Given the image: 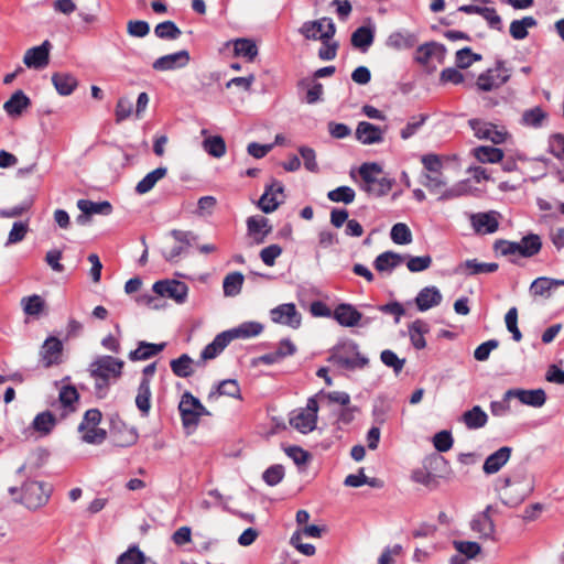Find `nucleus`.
<instances>
[{"label":"nucleus","mask_w":564,"mask_h":564,"mask_svg":"<svg viewBox=\"0 0 564 564\" xmlns=\"http://www.w3.org/2000/svg\"><path fill=\"white\" fill-rule=\"evenodd\" d=\"M124 362L111 356H101L90 365V375L95 379L96 390L106 391L111 378L121 376Z\"/></svg>","instance_id":"f257e3e1"},{"label":"nucleus","mask_w":564,"mask_h":564,"mask_svg":"<svg viewBox=\"0 0 564 564\" xmlns=\"http://www.w3.org/2000/svg\"><path fill=\"white\" fill-rule=\"evenodd\" d=\"M541 247V239L534 234L524 236L519 242L500 239L494 245L495 250L502 256H520L523 258L535 256L540 252Z\"/></svg>","instance_id":"f03ea898"},{"label":"nucleus","mask_w":564,"mask_h":564,"mask_svg":"<svg viewBox=\"0 0 564 564\" xmlns=\"http://www.w3.org/2000/svg\"><path fill=\"white\" fill-rule=\"evenodd\" d=\"M182 424L186 430H195L204 415H210L209 411L191 392L185 391L178 403Z\"/></svg>","instance_id":"7ed1b4c3"},{"label":"nucleus","mask_w":564,"mask_h":564,"mask_svg":"<svg viewBox=\"0 0 564 564\" xmlns=\"http://www.w3.org/2000/svg\"><path fill=\"white\" fill-rule=\"evenodd\" d=\"M318 402L316 397L307 400L306 406L292 412L290 425L296 431L307 434L315 430L317 423Z\"/></svg>","instance_id":"20e7f679"},{"label":"nucleus","mask_w":564,"mask_h":564,"mask_svg":"<svg viewBox=\"0 0 564 564\" xmlns=\"http://www.w3.org/2000/svg\"><path fill=\"white\" fill-rule=\"evenodd\" d=\"M510 76V70L506 67L505 62L497 61L495 67L478 76L476 87L480 91H492L505 85Z\"/></svg>","instance_id":"39448f33"},{"label":"nucleus","mask_w":564,"mask_h":564,"mask_svg":"<svg viewBox=\"0 0 564 564\" xmlns=\"http://www.w3.org/2000/svg\"><path fill=\"white\" fill-rule=\"evenodd\" d=\"M328 361L340 368L352 370L364 368L369 360L360 355L356 345H349L335 349Z\"/></svg>","instance_id":"423d86ee"},{"label":"nucleus","mask_w":564,"mask_h":564,"mask_svg":"<svg viewBox=\"0 0 564 564\" xmlns=\"http://www.w3.org/2000/svg\"><path fill=\"white\" fill-rule=\"evenodd\" d=\"M299 32L307 40L326 42L334 37L336 26L332 19L322 18L319 20L304 22Z\"/></svg>","instance_id":"0eeeda50"},{"label":"nucleus","mask_w":564,"mask_h":564,"mask_svg":"<svg viewBox=\"0 0 564 564\" xmlns=\"http://www.w3.org/2000/svg\"><path fill=\"white\" fill-rule=\"evenodd\" d=\"M468 126L474 131L476 138L480 140H489L494 144H501L509 137L508 131L503 127H499L481 119H470L468 120Z\"/></svg>","instance_id":"6e6552de"},{"label":"nucleus","mask_w":564,"mask_h":564,"mask_svg":"<svg viewBox=\"0 0 564 564\" xmlns=\"http://www.w3.org/2000/svg\"><path fill=\"white\" fill-rule=\"evenodd\" d=\"M21 501L29 509H37L45 505L50 498L51 488L43 482L30 481L22 488Z\"/></svg>","instance_id":"1a4fd4ad"},{"label":"nucleus","mask_w":564,"mask_h":564,"mask_svg":"<svg viewBox=\"0 0 564 564\" xmlns=\"http://www.w3.org/2000/svg\"><path fill=\"white\" fill-rule=\"evenodd\" d=\"M152 291L161 297L171 299L182 304L187 299L188 286L182 281L162 280L153 284Z\"/></svg>","instance_id":"9d476101"},{"label":"nucleus","mask_w":564,"mask_h":564,"mask_svg":"<svg viewBox=\"0 0 564 564\" xmlns=\"http://www.w3.org/2000/svg\"><path fill=\"white\" fill-rule=\"evenodd\" d=\"M283 192L284 186L279 181H273L270 185H267L258 202L259 208L265 214L274 212L283 203Z\"/></svg>","instance_id":"9b49d317"},{"label":"nucleus","mask_w":564,"mask_h":564,"mask_svg":"<svg viewBox=\"0 0 564 564\" xmlns=\"http://www.w3.org/2000/svg\"><path fill=\"white\" fill-rule=\"evenodd\" d=\"M63 344L54 336H50L40 349V362L44 368H50L62 362Z\"/></svg>","instance_id":"f8f14e48"},{"label":"nucleus","mask_w":564,"mask_h":564,"mask_svg":"<svg viewBox=\"0 0 564 564\" xmlns=\"http://www.w3.org/2000/svg\"><path fill=\"white\" fill-rule=\"evenodd\" d=\"M273 323L288 325L291 328L301 326L302 316L293 303L281 304L270 311Z\"/></svg>","instance_id":"ddd939ff"},{"label":"nucleus","mask_w":564,"mask_h":564,"mask_svg":"<svg viewBox=\"0 0 564 564\" xmlns=\"http://www.w3.org/2000/svg\"><path fill=\"white\" fill-rule=\"evenodd\" d=\"M52 44L44 41L41 45L29 48L23 57V63L29 68L42 69L50 63Z\"/></svg>","instance_id":"4468645a"},{"label":"nucleus","mask_w":564,"mask_h":564,"mask_svg":"<svg viewBox=\"0 0 564 564\" xmlns=\"http://www.w3.org/2000/svg\"><path fill=\"white\" fill-rule=\"evenodd\" d=\"M470 224L476 234H494L499 227V214L495 210L473 214L470 216Z\"/></svg>","instance_id":"2eb2a0df"},{"label":"nucleus","mask_w":564,"mask_h":564,"mask_svg":"<svg viewBox=\"0 0 564 564\" xmlns=\"http://www.w3.org/2000/svg\"><path fill=\"white\" fill-rule=\"evenodd\" d=\"M189 59L188 51L182 50L156 58L152 67L159 72L173 70L185 67L189 63Z\"/></svg>","instance_id":"dca6fc26"},{"label":"nucleus","mask_w":564,"mask_h":564,"mask_svg":"<svg viewBox=\"0 0 564 564\" xmlns=\"http://www.w3.org/2000/svg\"><path fill=\"white\" fill-rule=\"evenodd\" d=\"M247 231L252 238L253 243L261 245L271 234L272 226L270 225L269 219L263 216H250L247 219Z\"/></svg>","instance_id":"f3484780"},{"label":"nucleus","mask_w":564,"mask_h":564,"mask_svg":"<svg viewBox=\"0 0 564 564\" xmlns=\"http://www.w3.org/2000/svg\"><path fill=\"white\" fill-rule=\"evenodd\" d=\"M77 207L82 214L77 216L76 221L80 225H85L90 215H109L112 210L111 204L107 200L96 203L88 199H79Z\"/></svg>","instance_id":"a211bd4d"},{"label":"nucleus","mask_w":564,"mask_h":564,"mask_svg":"<svg viewBox=\"0 0 564 564\" xmlns=\"http://www.w3.org/2000/svg\"><path fill=\"white\" fill-rule=\"evenodd\" d=\"M445 55L446 48L443 44L430 42L417 47L414 59L422 65L429 64L432 59L443 63Z\"/></svg>","instance_id":"6ab92c4d"},{"label":"nucleus","mask_w":564,"mask_h":564,"mask_svg":"<svg viewBox=\"0 0 564 564\" xmlns=\"http://www.w3.org/2000/svg\"><path fill=\"white\" fill-rule=\"evenodd\" d=\"M506 399L517 398L521 403L534 408L542 406L546 401V394L543 389L522 390L510 389L505 393Z\"/></svg>","instance_id":"aec40b11"},{"label":"nucleus","mask_w":564,"mask_h":564,"mask_svg":"<svg viewBox=\"0 0 564 564\" xmlns=\"http://www.w3.org/2000/svg\"><path fill=\"white\" fill-rule=\"evenodd\" d=\"M491 510L492 507L487 506L486 509L478 513L470 523L471 530L478 533L479 538L494 539L495 523L490 516Z\"/></svg>","instance_id":"412c9836"},{"label":"nucleus","mask_w":564,"mask_h":564,"mask_svg":"<svg viewBox=\"0 0 564 564\" xmlns=\"http://www.w3.org/2000/svg\"><path fill=\"white\" fill-rule=\"evenodd\" d=\"M458 10L467 14H478V17H482L488 22L491 29H495L497 31L502 30L501 18L499 17L495 8L465 4L459 7Z\"/></svg>","instance_id":"4be33fe9"},{"label":"nucleus","mask_w":564,"mask_h":564,"mask_svg":"<svg viewBox=\"0 0 564 564\" xmlns=\"http://www.w3.org/2000/svg\"><path fill=\"white\" fill-rule=\"evenodd\" d=\"M512 448L509 446H502L495 453L490 454L484 465L482 470L486 475L497 474L510 459Z\"/></svg>","instance_id":"5701e85b"},{"label":"nucleus","mask_w":564,"mask_h":564,"mask_svg":"<svg viewBox=\"0 0 564 564\" xmlns=\"http://www.w3.org/2000/svg\"><path fill=\"white\" fill-rule=\"evenodd\" d=\"M355 134L357 140L364 144L380 143L383 140V131L367 121L358 123Z\"/></svg>","instance_id":"b1692460"},{"label":"nucleus","mask_w":564,"mask_h":564,"mask_svg":"<svg viewBox=\"0 0 564 564\" xmlns=\"http://www.w3.org/2000/svg\"><path fill=\"white\" fill-rule=\"evenodd\" d=\"M359 313L351 304H339L334 311V318L345 327H354L361 321Z\"/></svg>","instance_id":"393cba45"},{"label":"nucleus","mask_w":564,"mask_h":564,"mask_svg":"<svg viewBox=\"0 0 564 564\" xmlns=\"http://www.w3.org/2000/svg\"><path fill=\"white\" fill-rule=\"evenodd\" d=\"M442 294L436 286L423 288L415 297V303L421 312H425L442 302Z\"/></svg>","instance_id":"a878e982"},{"label":"nucleus","mask_w":564,"mask_h":564,"mask_svg":"<svg viewBox=\"0 0 564 564\" xmlns=\"http://www.w3.org/2000/svg\"><path fill=\"white\" fill-rule=\"evenodd\" d=\"M231 341L229 338V333L226 330L218 334L214 340L208 344L200 354V361H197V365L206 360H210L216 358Z\"/></svg>","instance_id":"bb28decb"},{"label":"nucleus","mask_w":564,"mask_h":564,"mask_svg":"<svg viewBox=\"0 0 564 564\" xmlns=\"http://www.w3.org/2000/svg\"><path fill=\"white\" fill-rule=\"evenodd\" d=\"M79 394L75 387L64 386L59 390L58 402L61 404L59 419H65L75 411V403L78 401Z\"/></svg>","instance_id":"cd10ccee"},{"label":"nucleus","mask_w":564,"mask_h":564,"mask_svg":"<svg viewBox=\"0 0 564 564\" xmlns=\"http://www.w3.org/2000/svg\"><path fill=\"white\" fill-rule=\"evenodd\" d=\"M430 332L427 323L422 319H415L408 326V333L413 347L417 350L426 347L425 334Z\"/></svg>","instance_id":"c85d7f7f"},{"label":"nucleus","mask_w":564,"mask_h":564,"mask_svg":"<svg viewBox=\"0 0 564 564\" xmlns=\"http://www.w3.org/2000/svg\"><path fill=\"white\" fill-rule=\"evenodd\" d=\"M31 105L30 98L22 91L17 90L3 105L4 111L11 117L20 116Z\"/></svg>","instance_id":"c756f323"},{"label":"nucleus","mask_w":564,"mask_h":564,"mask_svg":"<svg viewBox=\"0 0 564 564\" xmlns=\"http://www.w3.org/2000/svg\"><path fill=\"white\" fill-rule=\"evenodd\" d=\"M498 270V263L496 262H479L477 259H469L460 263L457 268V272L466 273L469 275L492 273Z\"/></svg>","instance_id":"7c9ffc66"},{"label":"nucleus","mask_w":564,"mask_h":564,"mask_svg":"<svg viewBox=\"0 0 564 564\" xmlns=\"http://www.w3.org/2000/svg\"><path fill=\"white\" fill-rule=\"evenodd\" d=\"M405 257L393 252L386 251L380 253L373 262L375 269L379 272H391L398 265H400L404 261Z\"/></svg>","instance_id":"2f4dec72"},{"label":"nucleus","mask_w":564,"mask_h":564,"mask_svg":"<svg viewBox=\"0 0 564 564\" xmlns=\"http://www.w3.org/2000/svg\"><path fill=\"white\" fill-rule=\"evenodd\" d=\"M52 84L61 96H69L76 89L78 82L69 73H54Z\"/></svg>","instance_id":"473e14b6"},{"label":"nucleus","mask_w":564,"mask_h":564,"mask_svg":"<svg viewBox=\"0 0 564 564\" xmlns=\"http://www.w3.org/2000/svg\"><path fill=\"white\" fill-rule=\"evenodd\" d=\"M558 286H564V279L540 276L531 283L530 292L534 296H550V292Z\"/></svg>","instance_id":"72a5a7b5"},{"label":"nucleus","mask_w":564,"mask_h":564,"mask_svg":"<svg viewBox=\"0 0 564 564\" xmlns=\"http://www.w3.org/2000/svg\"><path fill=\"white\" fill-rule=\"evenodd\" d=\"M220 395L240 399V387L238 382L234 379L223 380L216 386L215 390H212L208 393L207 399L209 401H214L217 400Z\"/></svg>","instance_id":"f704fd0d"},{"label":"nucleus","mask_w":564,"mask_h":564,"mask_svg":"<svg viewBox=\"0 0 564 564\" xmlns=\"http://www.w3.org/2000/svg\"><path fill=\"white\" fill-rule=\"evenodd\" d=\"M417 42L416 36L408 31L391 33L387 39V46L394 50H406L413 47Z\"/></svg>","instance_id":"c9c22d12"},{"label":"nucleus","mask_w":564,"mask_h":564,"mask_svg":"<svg viewBox=\"0 0 564 564\" xmlns=\"http://www.w3.org/2000/svg\"><path fill=\"white\" fill-rule=\"evenodd\" d=\"M151 380L141 379L135 397V405L143 416H148L151 409Z\"/></svg>","instance_id":"e433bc0d"},{"label":"nucleus","mask_w":564,"mask_h":564,"mask_svg":"<svg viewBox=\"0 0 564 564\" xmlns=\"http://www.w3.org/2000/svg\"><path fill=\"white\" fill-rule=\"evenodd\" d=\"M462 421L467 429L478 430L487 424L488 415L479 405H475L462 415Z\"/></svg>","instance_id":"4c0bfd02"},{"label":"nucleus","mask_w":564,"mask_h":564,"mask_svg":"<svg viewBox=\"0 0 564 564\" xmlns=\"http://www.w3.org/2000/svg\"><path fill=\"white\" fill-rule=\"evenodd\" d=\"M263 330V325L258 322H245L239 326L226 330L229 333V338L231 340L236 338H250L260 335Z\"/></svg>","instance_id":"58836bf2"},{"label":"nucleus","mask_w":564,"mask_h":564,"mask_svg":"<svg viewBox=\"0 0 564 564\" xmlns=\"http://www.w3.org/2000/svg\"><path fill=\"white\" fill-rule=\"evenodd\" d=\"M167 174V169L164 166L156 167L148 173L135 186V192L140 195L149 193L155 184Z\"/></svg>","instance_id":"ea45409f"},{"label":"nucleus","mask_w":564,"mask_h":564,"mask_svg":"<svg viewBox=\"0 0 564 564\" xmlns=\"http://www.w3.org/2000/svg\"><path fill=\"white\" fill-rule=\"evenodd\" d=\"M164 347V343L151 344L147 341H140L137 349L130 351L129 358L131 360H145L161 352Z\"/></svg>","instance_id":"a19ab883"},{"label":"nucleus","mask_w":564,"mask_h":564,"mask_svg":"<svg viewBox=\"0 0 564 564\" xmlns=\"http://www.w3.org/2000/svg\"><path fill=\"white\" fill-rule=\"evenodd\" d=\"M58 420H61L59 415L56 416L51 411H44L34 417L32 426L36 432L47 435L54 429Z\"/></svg>","instance_id":"79ce46f5"},{"label":"nucleus","mask_w":564,"mask_h":564,"mask_svg":"<svg viewBox=\"0 0 564 564\" xmlns=\"http://www.w3.org/2000/svg\"><path fill=\"white\" fill-rule=\"evenodd\" d=\"M373 31L368 26H360L351 34V45L366 52L373 43Z\"/></svg>","instance_id":"37998d69"},{"label":"nucleus","mask_w":564,"mask_h":564,"mask_svg":"<svg viewBox=\"0 0 564 564\" xmlns=\"http://www.w3.org/2000/svg\"><path fill=\"white\" fill-rule=\"evenodd\" d=\"M245 276L241 272H231L227 274L223 281L225 296H237L242 289Z\"/></svg>","instance_id":"c03bdc74"},{"label":"nucleus","mask_w":564,"mask_h":564,"mask_svg":"<svg viewBox=\"0 0 564 564\" xmlns=\"http://www.w3.org/2000/svg\"><path fill=\"white\" fill-rule=\"evenodd\" d=\"M193 365L194 361L187 354H183L170 362L173 373L180 378H187L192 376L194 373Z\"/></svg>","instance_id":"a18cd8bd"},{"label":"nucleus","mask_w":564,"mask_h":564,"mask_svg":"<svg viewBox=\"0 0 564 564\" xmlns=\"http://www.w3.org/2000/svg\"><path fill=\"white\" fill-rule=\"evenodd\" d=\"M538 24L533 17H524L521 20H513L510 24V35L514 40H523L528 36V29Z\"/></svg>","instance_id":"49530a36"},{"label":"nucleus","mask_w":564,"mask_h":564,"mask_svg":"<svg viewBox=\"0 0 564 564\" xmlns=\"http://www.w3.org/2000/svg\"><path fill=\"white\" fill-rule=\"evenodd\" d=\"M474 155L481 163H497L502 160L503 151L494 147L480 145L474 149Z\"/></svg>","instance_id":"de8ad7c7"},{"label":"nucleus","mask_w":564,"mask_h":564,"mask_svg":"<svg viewBox=\"0 0 564 564\" xmlns=\"http://www.w3.org/2000/svg\"><path fill=\"white\" fill-rule=\"evenodd\" d=\"M470 191H471V187H470L468 181H460L448 188L444 187L437 199L440 202L455 199L460 196H465V195L469 194Z\"/></svg>","instance_id":"09e8293b"},{"label":"nucleus","mask_w":564,"mask_h":564,"mask_svg":"<svg viewBox=\"0 0 564 564\" xmlns=\"http://www.w3.org/2000/svg\"><path fill=\"white\" fill-rule=\"evenodd\" d=\"M547 118V113L540 107L527 109L522 113L521 123L527 127L540 128Z\"/></svg>","instance_id":"8fccbe9b"},{"label":"nucleus","mask_w":564,"mask_h":564,"mask_svg":"<svg viewBox=\"0 0 564 564\" xmlns=\"http://www.w3.org/2000/svg\"><path fill=\"white\" fill-rule=\"evenodd\" d=\"M234 51L237 56L246 57L248 61H253L258 55V47L256 43L249 39L235 40Z\"/></svg>","instance_id":"3c124183"},{"label":"nucleus","mask_w":564,"mask_h":564,"mask_svg":"<svg viewBox=\"0 0 564 564\" xmlns=\"http://www.w3.org/2000/svg\"><path fill=\"white\" fill-rule=\"evenodd\" d=\"M154 34L162 40H176L182 31L173 21H164L154 28Z\"/></svg>","instance_id":"603ef678"},{"label":"nucleus","mask_w":564,"mask_h":564,"mask_svg":"<svg viewBox=\"0 0 564 564\" xmlns=\"http://www.w3.org/2000/svg\"><path fill=\"white\" fill-rule=\"evenodd\" d=\"M204 150L214 158H221L226 153V143L220 135L207 138L203 142Z\"/></svg>","instance_id":"864d4df0"},{"label":"nucleus","mask_w":564,"mask_h":564,"mask_svg":"<svg viewBox=\"0 0 564 564\" xmlns=\"http://www.w3.org/2000/svg\"><path fill=\"white\" fill-rule=\"evenodd\" d=\"M23 312L30 316L39 315L44 308V301L40 295L25 296L21 300Z\"/></svg>","instance_id":"5fc2aeb1"},{"label":"nucleus","mask_w":564,"mask_h":564,"mask_svg":"<svg viewBox=\"0 0 564 564\" xmlns=\"http://www.w3.org/2000/svg\"><path fill=\"white\" fill-rule=\"evenodd\" d=\"M382 172L378 163H364L359 167V174L362 180L361 186L372 185L378 180L377 175Z\"/></svg>","instance_id":"6e6d98bb"},{"label":"nucleus","mask_w":564,"mask_h":564,"mask_svg":"<svg viewBox=\"0 0 564 564\" xmlns=\"http://www.w3.org/2000/svg\"><path fill=\"white\" fill-rule=\"evenodd\" d=\"M422 184L434 194H441L446 186V178L442 173L424 174Z\"/></svg>","instance_id":"4d7b16f0"},{"label":"nucleus","mask_w":564,"mask_h":564,"mask_svg":"<svg viewBox=\"0 0 564 564\" xmlns=\"http://www.w3.org/2000/svg\"><path fill=\"white\" fill-rule=\"evenodd\" d=\"M355 191L349 186H339L327 193L329 200L335 203L350 204L355 199Z\"/></svg>","instance_id":"13d9d810"},{"label":"nucleus","mask_w":564,"mask_h":564,"mask_svg":"<svg viewBox=\"0 0 564 564\" xmlns=\"http://www.w3.org/2000/svg\"><path fill=\"white\" fill-rule=\"evenodd\" d=\"M390 237L397 245H408L412 241L411 230L403 223H398L392 226Z\"/></svg>","instance_id":"bf43d9fd"},{"label":"nucleus","mask_w":564,"mask_h":564,"mask_svg":"<svg viewBox=\"0 0 564 564\" xmlns=\"http://www.w3.org/2000/svg\"><path fill=\"white\" fill-rule=\"evenodd\" d=\"M380 359L384 366L392 368L395 375L400 373L405 365V359L399 358L397 354L390 349L382 350Z\"/></svg>","instance_id":"052dcab7"},{"label":"nucleus","mask_w":564,"mask_h":564,"mask_svg":"<svg viewBox=\"0 0 564 564\" xmlns=\"http://www.w3.org/2000/svg\"><path fill=\"white\" fill-rule=\"evenodd\" d=\"M393 182L387 177L378 178L375 184L361 186V188L367 192L369 195L373 196H383L390 192L392 188Z\"/></svg>","instance_id":"680f3d73"},{"label":"nucleus","mask_w":564,"mask_h":564,"mask_svg":"<svg viewBox=\"0 0 564 564\" xmlns=\"http://www.w3.org/2000/svg\"><path fill=\"white\" fill-rule=\"evenodd\" d=\"M79 433L82 434V441L87 444H101L107 437V432L98 426H88Z\"/></svg>","instance_id":"e2e57ef3"},{"label":"nucleus","mask_w":564,"mask_h":564,"mask_svg":"<svg viewBox=\"0 0 564 564\" xmlns=\"http://www.w3.org/2000/svg\"><path fill=\"white\" fill-rule=\"evenodd\" d=\"M29 231V225L24 221H15L8 235L6 246L21 242Z\"/></svg>","instance_id":"0e129e2a"},{"label":"nucleus","mask_w":564,"mask_h":564,"mask_svg":"<svg viewBox=\"0 0 564 564\" xmlns=\"http://www.w3.org/2000/svg\"><path fill=\"white\" fill-rule=\"evenodd\" d=\"M144 554L137 546H132L117 558V564H144Z\"/></svg>","instance_id":"69168bd1"},{"label":"nucleus","mask_w":564,"mask_h":564,"mask_svg":"<svg viewBox=\"0 0 564 564\" xmlns=\"http://www.w3.org/2000/svg\"><path fill=\"white\" fill-rule=\"evenodd\" d=\"M480 59H481V55L473 53L469 47H464L456 52V65L459 68H467L474 62L480 61Z\"/></svg>","instance_id":"338daca9"},{"label":"nucleus","mask_w":564,"mask_h":564,"mask_svg":"<svg viewBox=\"0 0 564 564\" xmlns=\"http://www.w3.org/2000/svg\"><path fill=\"white\" fill-rule=\"evenodd\" d=\"M282 254V248L280 245L272 243L265 248H263L260 251V259L262 262L272 267L275 263V260Z\"/></svg>","instance_id":"774afa93"}]
</instances>
